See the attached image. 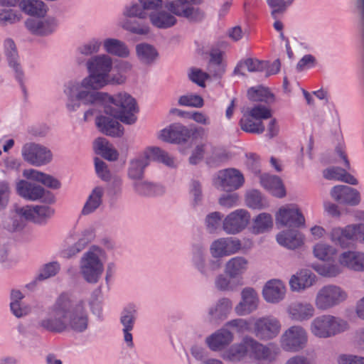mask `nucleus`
Listing matches in <instances>:
<instances>
[{
  "label": "nucleus",
  "mask_w": 364,
  "mask_h": 364,
  "mask_svg": "<svg viewBox=\"0 0 364 364\" xmlns=\"http://www.w3.org/2000/svg\"><path fill=\"white\" fill-rule=\"evenodd\" d=\"M188 75L192 82L202 87L205 86V82L209 77V74L208 73L203 72L200 69L196 68L191 70Z\"/></svg>",
  "instance_id": "nucleus-63"
},
{
  "label": "nucleus",
  "mask_w": 364,
  "mask_h": 364,
  "mask_svg": "<svg viewBox=\"0 0 364 364\" xmlns=\"http://www.w3.org/2000/svg\"><path fill=\"white\" fill-rule=\"evenodd\" d=\"M102 46V41L97 38H92L88 41L81 44L77 48L79 53L83 55H91L94 53H97Z\"/></svg>",
  "instance_id": "nucleus-55"
},
{
  "label": "nucleus",
  "mask_w": 364,
  "mask_h": 364,
  "mask_svg": "<svg viewBox=\"0 0 364 364\" xmlns=\"http://www.w3.org/2000/svg\"><path fill=\"white\" fill-rule=\"evenodd\" d=\"M21 153L26 161L36 166L45 165L52 159V154L49 149L34 143L25 144L22 148Z\"/></svg>",
  "instance_id": "nucleus-15"
},
{
  "label": "nucleus",
  "mask_w": 364,
  "mask_h": 364,
  "mask_svg": "<svg viewBox=\"0 0 364 364\" xmlns=\"http://www.w3.org/2000/svg\"><path fill=\"white\" fill-rule=\"evenodd\" d=\"M95 146L103 158L108 161H116L119 154L117 151L106 139L98 138L95 141Z\"/></svg>",
  "instance_id": "nucleus-47"
},
{
  "label": "nucleus",
  "mask_w": 364,
  "mask_h": 364,
  "mask_svg": "<svg viewBox=\"0 0 364 364\" xmlns=\"http://www.w3.org/2000/svg\"><path fill=\"white\" fill-rule=\"evenodd\" d=\"M133 186L136 193L144 196L160 195L164 192L161 185L148 181H135Z\"/></svg>",
  "instance_id": "nucleus-46"
},
{
  "label": "nucleus",
  "mask_w": 364,
  "mask_h": 364,
  "mask_svg": "<svg viewBox=\"0 0 364 364\" xmlns=\"http://www.w3.org/2000/svg\"><path fill=\"white\" fill-rule=\"evenodd\" d=\"M261 185L277 198L285 196V190L281 179L278 176L263 174L260 176Z\"/></svg>",
  "instance_id": "nucleus-32"
},
{
  "label": "nucleus",
  "mask_w": 364,
  "mask_h": 364,
  "mask_svg": "<svg viewBox=\"0 0 364 364\" xmlns=\"http://www.w3.org/2000/svg\"><path fill=\"white\" fill-rule=\"evenodd\" d=\"M314 269L325 277H335L343 272V267L338 264H323L314 267Z\"/></svg>",
  "instance_id": "nucleus-52"
},
{
  "label": "nucleus",
  "mask_w": 364,
  "mask_h": 364,
  "mask_svg": "<svg viewBox=\"0 0 364 364\" xmlns=\"http://www.w3.org/2000/svg\"><path fill=\"white\" fill-rule=\"evenodd\" d=\"M250 218V214L247 210H236L225 218L223 221V229L227 234H237L247 227Z\"/></svg>",
  "instance_id": "nucleus-17"
},
{
  "label": "nucleus",
  "mask_w": 364,
  "mask_h": 364,
  "mask_svg": "<svg viewBox=\"0 0 364 364\" xmlns=\"http://www.w3.org/2000/svg\"><path fill=\"white\" fill-rule=\"evenodd\" d=\"M336 254V250L327 244L318 243L314 247V256L321 260H330Z\"/></svg>",
  "instance_id": "nucleus-53"
},
{
  "label": "nucleus",
  "mask_w": 364,
  "mask_h": 364,
  "mask_svg": "<svg viewBox=\"0 0 364 364\" xmlns=\"http://www.w3.org/2000/svg\"><path fill=\"white\" fill-rule=\"evenodd\" d=\"M103 46L107 53L120 58H127L130 53L126 44L116 38L105 39Z\"/></svg>",
  "instance_id": "nucleus-39"
},
{
  "label": "nucleus",
  "mask_w": 364,
  "mask_h": 364,
  "mask_svg": "<svg viewBox=\"0 0 364 364\" xmlns=\"http://www.w3.org/2000/svg\"><path fill=\"white\" fill-rule=\"evenodd\" d=\"M55 211L53 208L47 205H34V218L33 223L41 224L45 223L48 219L50 218Z\"/></svg>",
  "instance_id": "nucleus-54"
},
{
  "label": "nucleus",
  "mask_w": 364,
  "mask_h": 364,
  "mask_svg": "<svg viewBox=\"0 0 364 364\" xmlns=\"http://www.w3.org/2000/svg\"><path fill=\"white\" fill-rule=\"evenodd\" d=\"M247 95L250 100L252 101H264L269 97H273L267 89L262 87L258 88L251 87L247 91Z\"/></svg>",
  "instance_id": "nucleus-61"
},
{
  "label": "nucleus",
  "mask_w": 364,
  "mask_h": 364,
  "mask_svg": "<svg viewBox=\"0 0 364 364\" xmlns=\"http://www.w3.org/2000/svg\"><path fill=\"white\" fill-rule=\"evenodd\" d=\"M323 176L328 180L341 181L351 185L358 183L357 179L353 176L340 167H331L324 170Z\"/></svg>",
  "instance_id": "nucleus-42"
},
{
  "label": "nucleus",
  "mask_w": 364,
  "mask_h": 364,
  "mask_svg": "<svg viewBox=\"0 0 364 364\" xmlns=\"http://www.w3.org/2000/svg\"><path fill=\"white\" fill-rule=\"evenodd\" d=\"M242 247L237 238L222 237L214 240L210 246V252L213 258L218 259L238 252Z\"/></svg>",
  "instance_id": "nucleus-18"
},
{
  "label": "nucleus",
  "mask_w": 364,
  "mask_h": 364,
  "mask_svg": "<svg viewBox=\"0 0 364 364\" xmlns=\"http://www.w3.org/2000/svg\"><path fill=\"white\" fill-rule=\"evenodd\" d=\"M348 328L344 319L331 314H323L314 318L310 323V332L318 338H327Z\"/></svg>",
  "instance_id": "nucleus-5"
},
{
  "label": "nucleus",
  "mask_w": 364,
  "mask_h": 364,
  "mask_svg": "<svg viewBox=\"0 0 364 364\" xmlns=\"http://www.w3.org/2000/svg\"><path fill=\"white\" fill-rule=\"evenodd\" d=\"M348 294L345 290L338 286L328 284L320 288L316 294L314 305L321 311L333 309L347 299Z\"/></svg>",
  "instance_id": "nucleus-7"
},
{
  "label": "nucleus",
  "mask_w": 364,
  "mask_h": 364,
  "mask_svg": "<svg viewBox=\"0 0 364 364\" xmlns=\"http://www.w3.org/2000/svg\"><path fill=\"white\" fill-rule=\"evenodd\" d=\"M272 117V110L263 105H256L247 109L240 121V128L253 134H262L265 130L264 119Z\"/></svg>",
  "instance_id": "nucleus-6"
},
{
  "label": "nucleus",
  "mask_w": 364,
  "mask_h": 364,
  "mask_svg": "<svg viewBox=\"0 0 364 364\" xmlns=\"http://www.w3.org/2000/svg\"><path fill=\"white\" fill-rule=\"evenodd\" d=\"M356 251L347 250L341 253L338 257V262L343 267H347L350 269L356 268L358 266L353 265Z\"/></svg>",
  "instance_id": "nucleus-62"
},
{
  "label": "nucleus",
  "mask_w": 364,
  "mask_h": 364,
  "mask_svg": "<svg viewBox=\"0 0 364 364\" xmlns=\"http://www.w3.org/2000/svg\"><path fill=\"white\" fill-rule=\"evenodd\" d=\"M259 296L252 287H245L241 291V300L235 306V311L238 316L249 315L258 308Z\"/></svg>",
  "instance_id": "nucleus-19"
},
{
  "label": "nucleus",
  "mask_w": 364,
  "mask_h": 364,
  "mask_svg": "<svg viewBox=\"0 0 364 364\" xmlns=\"http://www.w3.org/2000/svg\"><path fill=\"white\" fill-rule=\"evenodd\" d=\"M21 16L11 9L0 10V24L8 25L18 22L21 20Z\"/></svg>",
  "instance_id": "nucleus-60"
},
{
  "label": "nucleus",
  "mask_w": 364,
  "mask_h": 364,
  "mask_svg": "<svg viewBox=\"0 0 364 364\" xmlns=\"http://www.w3.org/2000/svg\"><path fill=\"white\" fill-rule=\"evenodd\" d=\"M247 343L250 348V353L255 358L259 360L273 361L279 353V349L272 343L264 345L250 337Z\"/></svg>",
  "instance_id": "nucleus-20"
},
{
  "label": "nucleus",
  "mask_w": 364,
  "mask_h": 364,
  "mask_svg": "<svg viewBox=\"0 0 364 364\" xmlns=\"http://www.w3.org/2000/svg\"><path fill=\"white\" fill-rule=\"evenodd\" d=\"M148 166L146 159L142 156L135 158L129 161L128 168V177L135 181H139L143 178L144 169Z\"/></svg>",
  "instance_id": "nucleus-43"
},
{
  "label": "nucleus",
  "mask_w": 364,
  "mask_h": 364,
  "mask_svg": "<svg viewBox=\"0 0 364 364\" xmlns=\"http://www.w3.org/2000/svg\"><path fill=\"white\" fill-rule=\"evenodd\" d=\"M333 198L340 203L355 205L360 200L359 192L348 186H336L331 191Z\"/></svg>",
  "instance_id": "nucleus-24"
},
{
  "label": "nucleus",
  "mask_w": 364,
  "mask_h": 364,
  "mask_svg": "<svg viewBox=\"0 0 364 364\" xmlns=\"http://www.w3.org/2000/svg\"><path fill=\"white\" fill-rule=\"evenodd\" d=\"M247 339H250V336H245L241 343L232 346L223 353V358L232 362L240 361L244 358L247 353L250 352V348L247 343Z\"/></svg>",
  "instance_id": "nucleus-35"
},
{
  "label": "nucleus",
  "mask_w": 364,
  "mask_h": 364,
  "mask_svg": "<svg viewBox=\"0 0 364 364\" xmlns=\"http://www.w3.org/2000/svg\"><path fill=\"white\" fill-rule=\"evenodd\" d=\"M190 136V131L184 126L173 124L168 127L162 129L159 138L169 143H181L186 141Z\"/></svg>",
  "instance_id": "nucleus-25"
},
{
  "label": "nucleus",
  "mask_w": 364,
  "mask_h": 364,
  "mask_svg": "<svg viewBox=\"0 0 364 364\" xmlns=\"http://www.w3.org/2000/svg\"><path fill=\"white\" fill-rule=\"evenodd\" d=\"M316 276L308 269H301L291 276L289 285L293 292H303L314 286L316 282Z\"/></svg>",
  "instance_id": "nucleus-21"
},
{
  "label": "nucleus",
  "mask_w": 364,
  "mask_h": 364,
  "mask_svg": "<svg viewBox=\"0 0 364 364\" xmlns=\"http://www.w3.org/2000/svg\"><path fill=\"white\" fill-rule=\"evenodd\" d=\"M286 291V287L281 280L271 279L264 286L262 295L267 302L277 304L284 299Z\"/></svg>",
  "instance_id": "nucleus-22"
},
{
  "label": "nucleus",
  "mask_w": 364,
  "mask_h": 364,
  "mask_svg": "<svg viewBox=\"0 0 364 364\" xmlns=\"http://www.w3.org/2000/svg\"><path fill=\"white\" fill-rule=\"evenodd\" d=\"M58 24V21L54 17H48L44 20L29 18L25 22L26 27L33 34L38 36H46L51 33Z\"/></svg>",
  "instance_id": "nucleus-26"
},
{
  "label": "nucleus",
  "mask_w": 364,
  "mask_h": 364,
  "mask_svg": "<svg viewBox=\"0 0 364 364\" xmlns=\"http://www.w3.org/2000/svg\"><path fill=\"white\" fill-rule=\"evenodd\" d=\"M104 251L92 245L82 255L79 262L80 273L89 284H97L104 272Z\"/></svg>",
  "instance_id": "nucleus-4"
},
{
  "label": "nucleus",
  "mask_w": 364,
  "mask_h": 364,
  "mask_svg": "<svg viewBox=\"0 0 364 364\" xmlns=\"http://www.w3.org/2000/svg\"><path fill=\"white\" fill-rule=\"evenodd\" d=\"M273 227V220L270 214L262 213L252 220V231L255 234L267 232Z\"/></svg>",
  "instance_id": "nucleus-44"
},
{
  "label": "nucleus",
  "mask_w": 364,
  "mask_h": 364,
  "mask_svg": "<svg viewBox=\"0 0 364 364\" xmlns=\"http://www.w3.org/2000/svg\"><path fill=\"white\" fill-rule=\"evenodd\" d=\"M232 340L233 334L227 328H223L208 336L205 342L212 350L218 351L228 346Z\"/></svg>",
  "instance_id": "nucleus-29"
},
{
  "label": "nucleus",
  "mask_w": 364,
  "mask_h": 364,
  "mask_svg": "<svg viewBox=\"0 0 364 364\" xmlns=\"http://www.w3.org/2000/svg\"><path fill=\"white\" fill-rule=\"evenodd\" d=\"M104 195V189L100 186H97L89 195L82 210V215H89L95 211L102 203V196Z\"/></svg>",
  "instance_id": "nucleus-37"
},
{
  "label": "nucleus",
  "mask_w": 364,
  "mask_h": 364,
  "mask_svg": "<svg viewBox=\"0 0 364 364\" xmlns=\"http://www.w3.org/2000/svg\"><path fill=\"white\" fill-rule=\"evenodd\" d=\"M246 205L252 209H262L267 206V203L260 192L252 189L247 191L245 195Z\"/></svg>",
  "instance_id": "nucleus-50"
},
{
  "label": "nucleus",
  "mask_w": 364,
  "mask_h": 364,
  "mask_svg": "<svg viewBox=\"0 0 364 364\" xmlns=\"http://www.w3.org/2000/svg\"><path fill=\"white\" fill-rule=\"evenodd\" d=\"M113 66L112 58L106 54L91 57L86 62L89 75L81 81H70L64 89L67 97L66 107L70 112L78 110L87 102H91L96 96L104 95L97 90L105 86L124 82L123 77H110Z\"/></svg>",
  "instance_id": "nucleus-1"
},
{
  "label": "nucleus",
  "mask_w": 364,
  "mask_h": 364,
  "mask_svg": "<svg viewBox=\"0 0 364 364\" xmlns=\"http://www.w3.org/2000/svg\"><path fill=\"white\" fill-rule=\"evenodd\" d=\"M203 0H168L164 7L168 11L179 17H183L190 22H199L205 18V12L191 4H200Z\"/></svg>",
  "instance_id": "nucleus-8"
},
{
  "label": "nucleus",
  "mask_w": 364,
  "mask_h": 364,
  "mask_svg": "<svg viewBox=\"0 0 364 364\" xmlns=\"http://www.w3.org/2000/svg\"><path fill=\"white\" fill-rule=\"evenodd\" d=\"M136 319V310L134 308H128L123 311L120 318L123 329L132 330Z\"/></svg>",
  "instance_id": "nucleus-57"
},
{
  "label": "nucleus",
  "mask_w": 364,
  "mask_h": 364,
  "mask_svg": "<svg viewBox=\"0 0 364 364\" xmlns=\"http://www.w3.org/2000/svg\"><path fill=\"white\" fill-rule=\"evenodd\" d=\"M249 261L242 256H236L228 259L224 266V273L230 278L239 279L247 271Z\"/></svg>",
  "instance_id": "nucleus-27"
},
{
  "label": "nucleus",
  "mask_w": 364,
  "mask_h": 364,
  "mask_svg": "<svg viewBox=\"0 0 364 364\" xmlns=\"http://www.w3.org/2000/svg\"><path fill=\"white\" fill-rule=\"evenodd\" d=\"M208 73L214 77H220L225 72V66L222 63V53L212 52L208 65Z\"/></svg>",
  "instance_id": "nucleus-49"
},
{
  "label": "nucleus",
  "mask_w": 364,
  "mask_h": 364,
  "mask_svg": "<svg viewBox=\"0 0 364 364\" xmlns=\"http://www.w3.org/2000/svg\"><path fill=\"white\" fill-rule=\"evenodd\" d=\"M4 48L10 68L14 70L16 77L21 81L23 72L19 63V57L14 41L11 38L6 39L4 43Z\"/></svg>",
  "instance_id": "nucleus-28"
},
{
  "label": "nucleus",
  "mask_w": 364,
  "mask_h": 364,
  "mask_svg": "<svg viewBox=\"0 0 364 364\" xmlns=\"http://www.w3.org/2000/svg\"><path fill=\"white\" fill-rule=\"evenodd\" d=\"M353 227L347 225L344 228H333L329 233L331 240L342 247L348 246V241L353 239Z\"/></svg>",
  "instance_id": "nucleus-36"
},
{
  "label": "nucleus",
  "mask_w": 364,
  "mask_h": 364,
  "mask_svg": "<svg viewBox=\"0 0 364 364\" xmlns=\"http://www.w3.org/2000/svg\"><path fill=\"white\" fill-rule=\"evenodd\" d=\"M95 232L92 229H85L78 235L77 241L68 250V257H71L83 250L93 239Z\"/></svg>",
  "instance_id": "nucleus-45"
},
{
  "label": "nucleus",
  "mask_w": 364,
  "mask_h": 364,
  "mask_svg": "<svg viewBox=\"0 0 364 364\" xmlns=\"http://www.w3.org/2000/svg\"><path fill=\"white\" fill-rule=\"evenodd\" d=\"M136 53L140 62L145 65L152 64L159 55L156 49L148 43L136 45Z\"/></svg>",
  "instance_id": "nucleus-41"
},
{
  "label": "nucleus",
  "mask_w": 364,
  "mask_h": 364,
  "mask_svg": "<svg viewBox=\"0 0 364 364\" xmlns=\"http://www.w3.org/2000/svg\"><path fill=\"white\" fill-rule=\"evenodd\" d=\"M60 270V264L58 262H51L46 264L41 269L38 279L43 280L55 276Z\"/></svg>",
  "instance_id": "nucleus-58"
},
{
  "label": "nucleus",
  "mask_w": 364,
  "mask_h": 364,
  "mask_svg": "<svg viewBox=\"0 0 364 364\" xmlns=\"http://www.w3.org/2000/svg\"><path fill=\"white\" fill-rule=\"evenodd\" d=\"M23 297L19 290H12L11 292L10 308L13 314L17 318L24 316L30 311L29 307L21 302Z\"/></svg>",
  "instance_id": "nucleus-40"
},
{
  "label": "nucleus",
  "mask_w": 364,
  "mask_h": 364,
  "mask_svg": "<svg viewBox=\"0 0 364 364\" xmlns=\"http://www.w3.org/2000/svg\"><path fill=\"white\" fill-rule=\"evenodd\" d=\"M277 241L289 249H296L304 243L303 235L295 230L282 231L277 235Z\"/></svg>",
  "instance_id": "nucleus-31"
},
{
  "label": "nucleus",
  "mask_w": 364,
  "mask_h": 364,
  "mask_svg": "<svg viewBox=\"0 0 364 364\" xmlns=\"http://www.w3.org/2000/svg\"><path fill=\"white\" fill-rule=\"evenodd\" d=\"M129 18L124 17L119 21V26L123 29L138 35H146L149 33L150 28L147 24L140 23L136 20H131Z\"/></svg>",
  "instance_id": "nucleus-48"
},
{
  "label": "nucleus",
  "mask_w": 364,
  "mask_h": 364,
  "mask_svg": "<svg viewBox=\"0 0 364 364\" xmlns=\"http://www.w3.org/2000/svg\"><path fill=\"white\" fill-rule=\"evenodd\" d=\"M40 325L50 331L62 332L68 328L77 332L84 331L88 326L85 302L60 295L50 307L48 318L42 319Z\"/></svg>",
  "instance_id": "nucleus-2"
},
{
  "label": "nucleus",
  "mask_w": 364,
  "mask_h": 364,
  "mask_svg": "<svg viewBox=\"0 0 364 364\" xmlns=\"http://www.w3.org/2000/svg\"><path fill=\"white\" fill-rule=\"evenodd\" d=\"M178 102L181 106L201 107L203 105V100L198 95L187 94L181 96Z\"/></svg>",
  "instance_id": "nucleus-56"
},
{
  "label": "nucleus",
  "mask_w": 364,
  "mask_h": 364,
  "mask_svg": "<svg viewBox=\"0 0 364 364\" xmlns=\"http://www.w3.org/2000/svg\"><path fill=\"white\" fill-rule=\"evenodd\" d=\"M226 159V154L212 144V148H210L209 154L206 157L207 162L210 164H216Z\"/></svg>",
  "instance_id": "nucleus-64"
},
{
  "label": "nucleus",
  "mask_w": 364,
  "mask_h": 364,
  "mask_svg": "<svg viewBox=\"0 0 364 364\" xmlns=\"http://www.w3.org/2000/svg\"><path fill=\"white\" fill-rule=\"evenodd\" d=\"M19 7L29 16H43L47 12L46 6L41 0H22L19 2Z\"/></svg>",
  "instance_id": "nucleus-38"
},
{
  "label": "nucleus",
  "mask_w": 364,
  "mask_h": 364,
  "mask_svg": "<svg viewBox=\"0 0 364 364\" xmlns=\"http://www.w3.org/2000/svg\"><path fill=\"white\" fill-rule=\"evenodd\" d=\"M307 341L306 331L299 325H294L286 329L279 340L282 348L290 352L302 350L306 346Z\"/></svg>",
  "instance_id": "nucleus-10"
},
{
  "label": "nucleus",
  "mask_w": 364,
  "mask_h": 364,
  "mask_svg": "<svg viewBox=\"0 0 364 364\" xmlns=\"http://www.w3.org/2000/svg\"><path fill=\"white\" fill-rule=\"evenodd\" d=\"M232 307V303L230 299L225 297L220 299L215 305L209 309V320L216 321L225 318L230 312Z\"/></svg>",
  "instance_id": "nucleus-34"
},
{
  "label": "nucleus",
  "mask_w": 364,
  "mask_h": 364,
  "mask_svg": "<svg viewBox=\"0 0 364 364\" xmlns=\"http://www.w3.org/2000/svg\"><path fill=\"white\" fill-rule=\"evenodd\" d=\"M191 151L188 159L191 164L196 165L202 161L204 156L209 154L212 143L208 141L207 133L203 127H198L192 132L191 141Z\"/></svg>",
  "instance_id": "nucleus-12"
},
{
  "label": "nucleus",
  "mask_w": 364,
  "mask_h": 364,
  "mask_svg": "<svg viewBox=\"0 0 364 364\" xmlns=\"http://www.w3.org/2000/svg\"><path fill=\"white\" fill-rule=\"evenodd\" d=\"M16 190L18 195L26 200H43L48 203L55 201L54 196L49 191H46L41 186L26 180L18 181Z\"/></svg>",
  "instance_id": "nucleus-11"
},
{
  "label": "nucleus",
  "mask_w": 364,
  "mask_h": 364,
  "mask_svg": "<svg viewBox=\"0 0 364 364\" xmlns=\"http://www.w3.org/2000/svg\"><path fill=\"white\" fill-rule=\"evenodd\" d=\"M281 330V321L272 315L256 318L252 324V333L259 341L273 340L279 335Z\"/></svg>",
  "instance_id": "nucleus-9"
},
{
  "label": "nucleus",
  "mask_w": 364,
  "mask_h": 364,
  "mask_svg": "<svg viewBox=\"0 0 364 364\" xmlns=\"http://www.w3.org/2000/svg\"><path fill=\"white\" fill-rule=\"evenodd\" d=\"M223 215L220 212L208 214L205 220L206 228L209 232H214L220 225Z\"/></svg>",
  "instance_id": "nucleus-59"
},
{
  "label": "nucleus",
  "mask_w": 364,
  "mask_h": 364,
  "mask_svg": "<svg viewBox=\"0 0 364 364\" xmlns=\"http://www.w3.org/2000/svg\"><path fill=\"white\" fill-rule=\"evenodd\" d=\"M243 174L237 169L230 168L219 171L213 179L214 186L224 191H234L244 184Z\"/></svg>",
  "instance_id": "nucleus-13"
},
{
  "label": "nucleus",
  "mask_w": 364,
  "mask_h": 364,
  "mask_svg": "<svg viewBox=\"0 0 364 364\" xmlns=\"http://www.w3.org/2000/svg\"><path fill=\"white\" fill-rule=\"evenodd\" d=\"M122 15L124 18H137L139 19H144L147 17L146 12L139 2H132L126 5Z\"/></svg>",
  "instance_id": "nucleus-51"
},
{
  "label": "nucleus",
  "mask_w": 364,
  "mask_h": 364,
  "mask_svg": "<svg viewBox=\"0 0 364 364\" xmlns=\"http://www.w3.org/2000/svg\"><path fill=\"white\" fill-rule=\"evenodd\" d=\"M175 14L165 10H156L149 14L150 22L158 28L165 29L174 26L177 20Z\"/></svg>",
  "instance_id": "nucleus-30"
},
{
  "label": "nucleus",
  "mask_w": 364,
  "mask_h": 364,
  "mask_svg": "<svg viewBox=\"0 0 364 364\" xmlns=\"http://www.w3.org/2000/svg\"><path fill=\"white\" fill-rule=\"evenodd\" d=\"M277 225L288 228H300L305 225V218L295 204L282 206L275 215Z\"/></svg>",
  "instance_id": "nucleus-14"
},
{
  "label": "nucleus",
  "mask_w": 364,
  "mask_h": 364,
  "mask_svg": "<svg viewBox=\"0 0 364 364\" xmlns=\"http://www.w3.org/2000/svg\"><path fill=\"white\" fill-rule=\"evenodd\" d=\"M267 62L256 58H247L241 60L234 69L235 75L245 76L246 72H261L267 67Z\"/></svg>",
  "instance_id": "nucleus-33"
},
{
  "label": "nucleus",
  "mask_w": 364,
  "mask_h": 364,
  "mask_svg": "<svg viewBox=\"0 0 364 364\" xmlns=\"http://www.w3.org/2000/svg\"><path fill=\"white\" fill-rule=\"evenodd\" d=\"M316 306L307 301H296L287 307V313L289 319L302 323L308 321L316 314Z\"/></svg>",
  "instance_id": "nucleus-16"
},
{
  "label": "nucleus",
  "mask_w": 364,
  "mask_h": 364,
  "mask_svg": "<svg viewBox=\"0 0 364 364\" xmlns=\"http://www.w3.org/2000/svg\"><path fill=\"white\" fill-rule=\"evenodd\" d=\"M118 120L119 119L106 114L97 117L95 123L100 131L104 134L120 137L124 134V128Z\"/></svg>",
  "instance_id": "nucleus-23"
},
{
  "label": "nucleus",
  "mask_w": 364,
  "mask_h": 364,
  "mask_svg": "<svg viewBox=\"0 0 364 364\" xmlns=\"http://www.w3.org/2000/svg\"><path fill=\"white\" fill-rule=\"evenodd\" d=\"M104 95L96 96L91 102H87L83 105H92L102 102L105 104V114L119 119L126 124H133L136 121L135 114L138 111L136 100L127 92H120L111 96L106 92Z\"/></svg>",
  "instance_id": "nucleus-3"
}]
</instances>
